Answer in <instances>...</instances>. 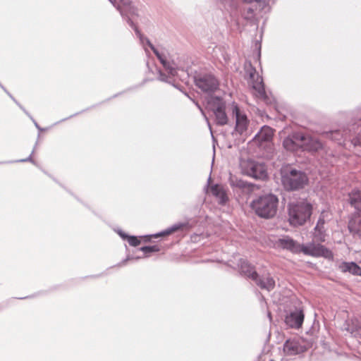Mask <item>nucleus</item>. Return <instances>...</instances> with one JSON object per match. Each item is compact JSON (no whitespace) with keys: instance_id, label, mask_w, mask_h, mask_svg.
Masks as SVG:
<instances>
[{"instance_id":"nucleus-1","label":"nucleus","mask_w":361,"mask_h":361,"mask_svg":"<svg viewBox=\"0 0 361 361\" xmlns=\"http://www.w3.org/2000/svg\"><path fill=\"white\" fill-rule=\"evenodd\" d=\"M122 6H117L116 8L120 11L121 15L124 18L126 16V20L128 25L135 30L137 37L140 39V44L143 46L146 53L148 52L145 44H147L149 47L153 51L160 63L164 68L165 71L168 73L166 75L161 70L159 71L158 79L162 82H165L169 84H173L171 78L177 74V66L173 61L170 60L169 54L164 48L155 47L149 41V39L145 37L138 30L137 27L135 25L130 17L126 12H128L131 16L135 15V9L131 6L130 1H123Z\"/></svg>"},{"instance_id":"nucleus-2","label":"nucleus","mask_w":361,"mask_h":361,"mask_svg":"<svg viewBox=\"0 0 361 361\" xmlns=\"http://www.w3.org/2000/svg\"><path fill=\"white\" fill-rule=\"evenodd\" d=\"M283 146L288 151L301 150L311 154H319L326 160L334 156L332 151L328 149L317 137L306 132L292 133L283 140Z\"/></svg>"},{"instance_id":"nucleus-3","label":"nucleus","mask_w":361,"mask_h":361,"mask_svg":"<svg viewBox=\"0 0 361 361\" xmlns=\"http://www.w3.org/2000/svg\"><path fill=\"white\" fill-rule=\"evenodd\" d=\"M279 204L278 197L273 194H265L252 200L250 207L260 218L269 219L275 216Z\"/></svg>"},{"instance_id":"nucleus-4","label":"nucleus","mask_w":361,"mask_h":361,"mask_svg":"<svg viewBox=\"0 0 361 361\" xmlns=\"http://www.w3.org/2000/svg\"><path fill=\"white\" fill-rule=\"evenodd\" d=\"M288 221L293 226L304 225L312 214V204L306 200L291 202L288 204Z\"/></svg>"},{"instance_id":"nucleus-5","label":"nucleus","mask_w":361,"mask_h":361,"mask_svg":"<svg viewBox=\"0 0 361 361\" xmlns=\"http://www.w3.org/2000/svg\"><path fill=\"white\" fill-rule=\"evenodd\" d=\"M281 183L286 190L302 188L308 182L306 174L289 166L281 169Z\"/></svg>"},{"instance_id":"nucleus-6","label":"nucleus","mask_w":361,"mask_h":361,"mask_svg":"<svg viewBox=\"0 0 361 361\" xmlns=\"http://www.w3.org/2000/svg\"><path fill=\"white\" fill-rule=\"evenodd\" d=\"M348 202L357 214L348 224L350 231L361 236V190L353 189L348 194Z\"/></svg>"},{"instance_id":"nucleus-7","label":"nucleus","mask_w":361,"mask_h":361,"mask_svg":"<svg viewBox=\"0 0 361 361\" xmlns=\"http://www.w3.org/2000/svg\"><path fill=\"white\" fill-rule=\"evenodd\" d=\"M195 85L202 92L211 94L219 89V82L212 74H198L194 77Z\"/></svg>"},{"instance_id":"nucleus-8","label":"nucleus","mask_w":361,"mask_h":361,"mask_svg":"<svg viewBox=\"0 0 361 361\" xmlns=\"http://www.w3.org/2000/svg\"><path fill=\"white\" fill-rule=\"evenodd\" d=\"M245 71L249 75L252 89L255 91V96L264 101H266L267 97L264 90L262 78L257 73L255 68H254L250 63L248 66H245Z\"/></svg>"},{"instance_id":"nucleus-9","label":"nucleus","mask_w":361,"mask_h":361,"mask_svg":"<svg viewBox=\"0 0 361 361\" xmlns=\"http://www.w3.org/2000/svg\"><path fill=\"white\" fill-rule=\"evenodd\" d=\"M210 104L213 114L215 116V122L218 126H225L228 123V116L226 113V102L219 97L211 98L209 102Z\"/></svg>"},{"instance_id":"nucleus-10","label":"nucleus","mask_w":361,"mask_h":361,"mask_svg":"<svg viewBox=\"0 0 361 361\" xmlns=\"http://www.w3.org/2000/svg\"><path fill=\"white\" fill-rule=\"evenodd\" d=\"M300 252L314 257H323L327 259L333 257V254L330 250L320 243L316 244L314 242L308 243L306 245H301Z\"/></svg>"},{"instance_id":"nucleus-11","label":"nucleus","mask_w":361,"mask_h":361,"mask_svg":"<svg viewBox=\"0 0 361 361\" xmlns=\"http://www.w3.org/2000/svg\"><path fill=\"white\" fill-rule=\"evenodd\" d=\"M243 172L255 179L265 180L267 178V166L263 163L248 161L244 164Z\"/></svg>"},{"instance_id":"nucleus-12","label":"nucleus","mask_w":361,"mask_h":361,"mask_svg":"<svg viewBox=\"0 0 361 361\" xmlns=\"http://www.w3.org/2000/svg\"><path fill=\"white\" fill-rule=\"evenodd\" d=\"M324 135L327 138L335 141L338 145H343L344 146H346L347 142H350L349 135H351V137H355V126H353L348 130H331L324 133Z\"/></svg>"},{"instance_id":"nucleus-13","label":"nucleus","mask_w":361,"mask_h":361,"mask_svg":"<svg viewBox=\"0 0 361 361\" xmlns=\"http://www.w3.org/2000/svg\"><path fill=\"white\" fill-rule=\"evenodd\" d=\"M233 114L235 118V126L233 135L239 134L243 135L247 129L249 121L245 114L243 113L238 106L233 103Z\"/></svg>"},{"instance_id":"nucleus-14","label":"nucleus","mask_w":361,"mask_h":361,"mask_svg":"<svg viewBox=\"0 0 361 361\" xmlns=\"http://www.w3.org/2000/svg\"><path fill=\"white\" fill-rule=\"evenodd\" d=\"M306 350L303 341L299 338L288 339L283 344V351L287 355H296Z\"/></svg>"},{"instance_id":"nucleus-15","label":"nucleus","mask_w":361,"mask_h":361,"mask_svg":"<svg viewBox=\"0 0 361 361\" xmlns=\"http://www.w3.org/2000/svg\"><path fill=\"white\" fill-rule=\"evenodd\" d=\"M305 315L303 311L300 309H295L286 316V324L292 329H299L302 326Z\"/></svg>"},{"instance_id":"nucleus-16","label":"nucleus","mask_w":361,"mask_h":361,"mask_svg":"<svg viewBox=\"0 0 361 361\" xmlns=\"http://www.w3.org/2000/svg\"><path fill=\"white\" fill-rule=\"evenodd\" d=\"M275 245L279 247H281L283 250H289L295 254L300 253V249L301 245L289 236H285L283 238H279L276 240Z\"/></svg>"},{"instance_id":"nucleus-17","label":"nucleus","mask_w":361,"mask_h":361,"mask_svg":"<svg viewBox=\"0 0 361 361\" xmlns=\"http://www.w3.org/2000/svg\"><path fill=\"white\" fill-rule=\"evenodd\" d=\"M325 217V212H322L312 233L314 239L319 242H324L326 239V229L324 228L326 223Z\"/></svg>"},{"instance_id":"nucleus-18","label":"nucleus","mask_w":361,"mask_h":361,"mask_svg":"<svg viewBox=\"0 0 361 361\" xmlns=\"http://www.w3.org/2000/svg\"><path fill=\"white\" fill-rule=\"evenodd\" d=\"M254 282L261 289L267 290L270 292L275 288V280L269 274L263 275L260 276L259 274L255 278Z\"/></svg>"},{"instance_id":"nucleus-19","label":"nucleus","mask_w":361,"mask_h":361,"mask_svg":"<svg viewBox=\"0 0 361 361\" xmlns=\"http://www.w3.org/2000/svg\"><path fill=\"white\" fill-rule=\"evenodd\" d=\"M238 267L240 275L252 280V281H255V278L257 276L258 274L255 271L254 267L250 264L247 260L240 259Z\"/></svg>"},{"instance_id":"nucleus-20","label":"nucleus","mask_w":361,"mask_h":361,"mask_svg":"<svg viewBox=\"0 0 361 361\" xmlns=\"http://www.w3.org/2000/svg\"><path fill=\"white\" fill-rule=\"evenodd\" d=\"M338 269L343 273L349 272L355 276H361V267L353 262H343L338 265Z\"/></svg>"},{"instance_id":"nucleus-21","label":"nucleus","mask_w":361,"mask_h":361,"mask_svg":"<svg viewBox=\"0 0 361 361\" xmlns=\"http://www.w3.org/2000/svg\"><path fill=\"white\" fill-rule=\"evenodd\" d=\"M211 192L212 195L218 199L220 204L224 205L227 202L228 200L227 194L221 186L217 184L214 185L211 188Z\"/></svg>"},{"instance_id":"nucleus-22","label":"nucleus","mask_w":361,"mask_h":361,"mask_svg":"<svg viewBox=\"0 0 361 361\" xmlns=\"http://www.w3.org/2000/svg\"><path fill=\"white\" fill-rule=\"evenodd\" d=\"M188 225V223H181V222L176 223V224L172 225L171 226L167 228L164 231H161V232H160L159 233L155 234L154 237L157 238V237H159V236H164V235H170V234H171L173 232L178 231L179 230H181V229L187 227Z\"/></svg>"},{"instance_id":"nucleus-23","label":"nucleus","mask_w":361,"mask_h":361,"mask_svg":"<svg viewBox=\"0 0 361 361\" xmlns=\"http://www.w3.org/2000/svg\"><path fill=\"white\" fill-rule=\"evenodd\" d=\"M229 183L230 185L234 188H240L243 189L248 186L247 183L239 178H238L236 176L231 175L229 177Z\"/></svg>"},{"instance_id":"nucleus-24","label":"nucleus","mask_w":361,"mask_h":361,"mask_svg":"<svg viewBox=\"0 0 361 361\" xmlns=\"http://www.w3.org/2000/svg\"><path fill=\"white\" fill-rule=\"evenodd\" d=\"M246 3L256 2L260 10L267 12L269 11V1L270 0H242Z\"/></svg>"},{"instance_id":"nucleus-25","label":"nucleus","mask_w":361,"mask_h":361,"mask_svg":"<svg viewBox=\"0 0 361 361\" xmlns=\"http://www.w3.org/2000/svg\"><path fill=\"white\" fill-rule=\"evenodd\" d=\"M258 137V140L267 141L271 137V129L267 128L262 130L257 135H255V138Z\"/></svg>"},{"instance_id":"nucleus-26","label":"nucleus","mask_w":361,"mask_h":361,"mask_svg":"<svg viewBox=\"0 0 361 361\" xmlns=\"http://www.w3.org/2000/svg\"><path fill=\"white\" fill-rule=\"evenodd\" d=\"M140 251L143 252V253L147 256H148L152 252H159L160 250V247L157 245H149V246H143L139 249Z\"/></svg>"},{"instance_id":"nucleus-27","label":"nucleus","mask_w":361,"mask_h":361,"mask_svg":"<svg viewBox=\"0 0 361 361\" xmlns=\"http://www.w3.org/2000/svg\"><path fill=\"white\" fill-rule=\"evenodd\" d=\"M9 97L16 102V104L17 105L19 106V107L32 119V121H33L35 127L39 130V131H42L43 130V128H42L39 125L38 123L35 121V120L26 111V110L15 99V98L11 95V94H9Z\"/></svg>"},{"instance_id":"nucleus-28","label":"nucleus","mask_w":361,"mask_h":361,"mask_svg":"<svg viewBox=\"0 0 361 361\" xmlns=\"http://www.w3.org/2000/svg\"><path fill=\"white\" fill-rule=\"evenodd\" d=\"M127 240L129 245L133 247L139 245L141 243V241L137 238V237L135 235H128Z\"/></svg>"},{"instance_id":"nucleus-29","label":"nucleus","mask_w":361,"mask_h":361,"mask_svg":"<svg viewBox=\"0 0 361 361\" xmlns=\"http://www.w3.org/2000/svg\"><path fill=\"white\" fill-rule=\"evenodd\" d=\"M36 146H37V144L35 145V147H34L31 154L27 158L20 159L18 161H19V162L30 161V162H32V164H35V161L32 159V154H34V152H35V149L36 148Z\"/></svg>"},{"instance_id":"nucleus-30","label":"nucleus","mask_w":361,"mask_h":361,"mask_svg":"<svg viewBox=\"0 0 361 361\" xmlns=\"http://www.w3.org/2000/svg\"><path fill=\"white\" fill-rule=\"evenodd\" d=\"M141 258H142V257H139V256L134 257L133 256L128 255L127 257L122 262V264H126V262L127 261H128V260H131V259H133L137 260V259H141Z\"/></svg>"},{"instance_id":"nucleus-31","label":"nucleus","mask_w":361,"mask_h":361,"mask_svg":"<svg viewBox=\"0 0 361 361\" xmlns=\"http://www.w3.org/2000/svg\"><path fill=\"white\" fill-rule=\"evenodd\" d=\"M117 233L120 235V237L121 238H123V240H126L127 239V238L128 237V235L126 234L121 229H118L117 231Z\"/></svg>"},{"instance_id":"nucleus-32","label":"nucleus","mask_w":361,"mask_h":361,"mask_svg":"<svg viewBox=\"0 0 361 361\" xmlns=\"http://www.w3.org/2000/svg\"><path fill=\"white\" fill-rule=\"evenodd\" d=\"M247 15L245 16V18L246 19H250L252 17V14H253V10L252 8H248L247 9Z\"/></svg>"},{"instance_id":"nucleus-33","label":"nucleus","mask_w":361,"mask_h":361,"mask_svg":"<svg viewBox=\"0 0 361 361\" xmlns=\"http://www.w3.org/2000/svg\"><path fill=\"white\" fill-rule=\"evenodd\" d=\"M204 117H205V119H206V121H207V124H208V126H209V129H210V131H211V133H212V127H211L210 123H209V121L208 118H207V116H206L205 115H204Z\"/></svg>"},{"instance_id":"nucleus-34","label":"nucleus","mask_w":361,"mask_h":361,"mask_svg":"<svg viewBox=\"0 0 361 361\" xmlns=\"http://www.w3.org/2000/svg\"><path fill=\"white\" fill-rule=\"evenodd\" d=\"M0 87L8 94V96L11 94L1 83Z\"/></svg>"},{"instance_id":"nucleus-35","label":"nucleus","mask_w":361,"mask_h":361,"mask_svg":"<svg viewBox=\"0 0 361 361\" xmlns=\"http://www.w3.org/2000/svg\"><path fill=\"white\" fill-rule=\"evenodd\" d=\"M196 105H197V106L200 109V111H202V113L204 114L203 111H202V109H201L200 106L197 103L196 104Z\"/></svg>"},{"instance_id":"nucleus-36","label":"nucleus","mask_w":361,"mask_h":361,"mask_svg":"<svg viewBox=\"0 0 361 361\" xmlns=\"http://www.w3.org/2000/svg\"><path fill=\"white\" fill-rule=\"evenodd\" d=\"M27 297H22V298H19V299H25L27 298Z\"/></svg>"},{"instance_id":"nucleus-37","label":"nucleus","mask_w":361,"mask_h":361,"mask_svg":"<svg viewBox=\"0 0 361 361\" xmlns=\"http://www.w3.org/2000/svg\"><path fill=\"white\" fill-rule=\"evenodd\" d=\"M210 180H211V178H210V177H209V178H208V183H209V182H210Z\"/></svg>"},{"instance_id":"nucleus-38","label":"nucleus","mask_w":361,"mask_h":361,"mask_svg":"<svg viewBox=\"0 0 361 361\" xmlns=\"http://www.w3.org/2000/svg\"><path fill=\"white\" fill-rule=\"evenodd\" d=\"M109 1L115 6L114 3L113 2V0H109Z\"/></svg>"},{"instance_id":"nucleus-39","label":"nucleus","mask_w":361,"mask_h":361,"mask_svg":"<svg viewBox=\"0 0 361 361\" xmlns=\"http://www.w3.org/2000/svg\"><path fill=\"white\" fill-rule=\"evenodd\" d=\"M359 328H360V326L359 327H356L355 330H358Z\"/></svg>"},{"instance_id":"nucleus-40","label":"nucleus","mask_w":361,"mask_h":361,"mask_svg":"<svg viewBox=\"0 0 361 361\" xmlns=\"http://www.w3.org/2000/svg\"><path fill=\"white\" fill-rule=\"evenodd\" d=\"M270 361H274L273 360H270Z\"/></svg>"}]
</instances>
